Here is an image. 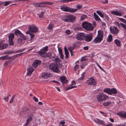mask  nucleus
Segmentation results:
<instances>
[{"label": "nucleus", "instance_id": "22", "mask_svg": "<svg viewBox=\"0 0 126 126\" xmlns=\"http://www.w3.org/2000/svg\"><path fill=\"white\" fill-rule=\"evenodd\" d=\"M111 89L110 88H105L103 90V91L109 94H111Z\"/></svg>", "mask_w": 126, "mask_h": 126}, {"label": "nucleus", "instance_id": "12", "mask_svg": "<svg viewBox=\"0 0 126 126\" xmlns=\"http://www.w3.org/2000/svg\"><path fill=\"white\" fill-rule=\"evenodd\" d=\"M28 29L31 32L34 33L37 32L38 30V28L34 25H30Z\"/></svg>", "mask_w": 126, "mask_h": 126}, {"label": "nucleus", "instance_id": "39", "mask_svg": "<svg viewBox=\"0 0 126 126\" xmlns=\"http://www.w3.org/2000/svg\"><path fill=\"white\" fill-rule=\"evenodd\" d=\"M52 54V53L51 52H49L47 53V54L46 53V55L47 56V58L50 56Z\"/></svg>", "mask_w": 126, "mask_h": 126}, {"label": "nucleus", "instance_id": "8", "mask_svg": "<svg viewBox=\"0 0 126 126\" xmlns=\"http://www.w3.org/2000/svg\"><path fill=\"white\" fill-rule=\"evenodd\" d=\"M85 33H79L76 36V38L78 40H84Z\"/></svg>", "mask_w": 126, "mask_h": 126}, {"label": "nucleus", "instance_id": "47", "mask_svg": "<svg viewBox=\"0 0 126 126\" xmlns=\"http://www.w3.org/2000/svg\"><path fill=\"white\" fill-rule=\"evenodd\" d=\"M96 63L98 66V67L100 68V69L101 70L103 71H104V69L102 67H101L98 64V63L97 62H96Z\"/></svg>", "mask_w": 126, "mask_h": 126}, {"label": "nucleus", "instance_id": "16", "mask_svg": "<svg viewBox=\"0 0 126 126\" xmlns=\"http://www.w3.org/2000/svg\"><path fill=\"white\" fill-rule=\"evenodd\" d=\"M94 121L96 123L102 125H104L105 124V122L103 121L98 119H94Z\"/></svg>", "mask_w": 126, "mask_h": 126}, {"label": "nucleus", "instance_id": "18", "mask_svg": "<svg viewBox=\"0 0 126 126\" xmlns=\"http://www.w3.org/2000/svg\"><path fill=\"white\" fill-rule=\"evenodd\" d=\"M8 46L7 44H4L2 42H0V50L6 48Z\"/></svg>", "mask_w": 126, "mask_h": 126}, {"label": "nucleus", "instance_id": "21", "mask_svg": "<svg viewBox=\"0 0 126 126\" xmlns=\"http://www.w3.org/2000/svg\"><path fill=\"white\" fill-rule=\"evenodd\" d=\"M114 43L117 46L120 47L121 46V41L119 40L116 39L114 40Z\"/></svg>", "mask_w": 126, "mask_h": 126}, {"label": "nucleus", "instance_id": "38", "mask_svg": "<svg viewBox=\"0 0 126 126\" xmlns=\"http://www.w3.org/2000/svg\"><path fill=\"white\" fill-rule=\"evenodd\" d=\"M13 40H9V45L10 46H12L14 45V43L13 41Z\"/></svg>", "mask_w": 126, "mask_h": 126}, {"label": "nucleus", "instance_id": "25", "mask_svg": "<svg viewBox=\"0 0 126 126\" xmlns=\"http://www.w3.org/2000/svg\"><path fill=\"white\" fill-rule=\"evenodd\" d=\"M9 40H13L14 38V33H12L9 35L8 36Z\"/></svg>", "mask_w": 126, "mask_h": 126}, {"label": "nucleus", "instance_id": "62", "mask_svg": "<svg viewBox=\"0 0 126 126\" xmlns=\"http://www.w3.org/2000/svg\"><path fill=\"white\" fill-rule=\"evenodd\" d=\"M105 18L107 20V21H108L109 19V18L108 16L107 15H105Z\"/></svg>", "mask_w": 126, "mask_h": 126}, {"label": "nucleus", "instance_id": "58", "mask_svg": "<svg viewBox=\"0 0 126 126\" xmlns=\"http://www.w3.org/2000/svg\"><path fill=\"white\" fill-rule=\"evenodd\" d=\"M68 49L69 50V51L70 53H71V52H72L73 50L72 49V48L71 47H69Z\"/></svg>", "mask_w": 126, "mask_h": 126}, {"label": "nucleus", "instance_id": "34", "mask_svg": "<svg viewBox=\"0 0 126 126\" xmlns=\"http://www.w3.org/2000/svg\"><path fill=\"white\" fill-rule=\"evenodd\" d=\"M55 62H56L57 64V63L59 64L60 63L61 60H60L58 58H56L54 60Z\"/></svg>", "mask_w": 126, "mask_h": 126}, {"label": "nucleus", "instance_id": "51", "mask_svg": "<svg viewBox=\"0 0 126 126\" xmlns=\"http://www.w3.org/2000/svg\"><path fill=\"white\" fill-rule=\"evenodd\" d=\"M65 33L67 35H69L71 33V32L69 30H67L65 31Z\"/></svg>", "mask_w": 126, "mask_h": 126}, {"label": "nucleus", "instance_id": "29", "mask_svg": "<svg viewBox=\"0 0 126 126\" xmlns=\"http://www.w3.org/2000/svg\"><path fill=\"white\" fill-rule=\"evenodd\" d=\"M42 76L45 79H47L49 77V74L45 72L44 73L43 75Z\"/></svg>", "mask_w": 126, "mask_h": 126}, {"label": "nucleus", "instance_id": "64", "mask_svg": "<svg viewBox=\"0 0 126 126\" xmlns=\"http://www.w3.org/2000/svg\"><path fill=\"white\" fill-rule=\"evenodd\" d=\"M60 54V58L62 59H63V54Z\"/></svg>", "mask_w": 126, "mask_h": 126}, {"label": "nucleus", "instance_id": "26", "mask_svg": "<svg viewBox=\"0 0 126 126\" xmlns=\"http://www.w3.org/2000/svg\"><path fill=\"white\" fill-rule=\"evenodd\" d=\"M111 93L116 94L117 93V91L115 88H112L111 89Z\"/></svg>", "mask_w": 126, "mask_h": 126}, {"label": "nucleus", "instance_id": "45", "mask_svg": "<svg viewBox=\"0 0 126 126\" xmlns=\"http://www.w3.org/2000/svg\"><path fill=\"white\" fill-rule=\"evenodd\" d=\"M119 19L126 24V20L122 18H119Z\"/></svg>", "mask_w": 126, "mask_h": 126}, {"label": "nucleus", "instance_id": "2", "mask_svg": "<svg viewBox=\"0 0 126 126\" xmlns=\"http://www.w3.org/2000/svg\"><path fill=\"white\" fill-rule=\"evenodd\" d=\"M96 98L99 101L102 102L108 99L109 97L104 93H102L97 95Z\"/></svg>", "mask_w": 126, "mask_h": 126}, {"label": "nucleus", "instance_id": "17", "mask_svg": "<svg viewBox=\"0 0 126 126\" xmlns=\"http://www.w3.org/2000/svg\"><path fill=\"white\" fill-rule=\"evenodd\" d=\"M111 13L113 15L119 16H121L122 15L121 13L117 11H112L111 12Z\"/></svg>", "mask_w": 126, "mask_h": 126}, {"label": "nucleus", "instance_id": "28", "mask_svg": "<svg viewBox=\"0 0 126 126\" xmlns=\"http://www.w3.org/2000/svg\"><path fill=\"white\" fill-rule=\"evenodd\" d=\"M112 35L111 34H110L107 38V41L109 42H111L112 40Z\"/></svg>", "mask_w": 126, "mask_h": 126}, {"label": "nucleus", "instance_id": "60", "mask_svg": "<svg viewBox=\"0 0 126 126\" xmlns=\"http://www.w3.org/2000/svg\"><path fill=\"white\" fill-rule=\"evenodd\" d=\"M83 49L84 50H88L89 49L88 47V46H85L84 47Z\"/></svg>", "mask_w": 126, "mask_h": 126}, {"label": "nucleus", "instance_id": "63", "mask_svg": "<svg viewBox=\"0 0 126 126\" xmlns=\"http://www.w3.org/2000/svg\"><path fill=\"white\" fill-rule=\"evenodd\" d=\"M29 123V121H26V123L24 125V126H27Z\"/></svg>", "mask_w": 126, "mask_h": 126}, {"label": "nucleus", "instance_id": "14", "mask_svg": "<svg viewBox=\"0 0 126 126\" xmlns=\"http://www.w3.org/2000/svg\"><path fill=\"white\" fill-rule=\"evenodd\" d=\"M41 61H40L38 60H35L34 62L33 63L32 66L34 68L37 67L38 65H39L41 63Z\"/></svg>", "mask_w": 126, "mask_h": 126}, {"label": "nucleus", "instance_id": "32", "mask_svg": "<svg viewBox=\"0 0 126 126\" xmlns=\"http://www.w3.org/2000/svg\"><path fill=\"white\" fill-rule=\"evenodd\" d=\"M48 47L47 46H46L43 47L41 49L43 50V51H44L46 53L48 50Z\"/></svg>", "mask_w": 126, "mask_h": 126}, {"label": "nucleus", "instance_id": "33", "mask_svg": "<svg viewBox=\"0 0 126 126\" xmlns=\"http://www.w3.org/2000/svg\"><path fill=\"white\" fill-rule=\"evenodd\" d=\"M53 27V25L51 24H50L48 25L47 28L49 30H51L52 29Z\"/></svg>", "mask_w": 126, "mask_h": 126}, {"label": "nucleus", "instance_id": "11", "mask_svg": "<svg viewBox=\"0 0 126 126\" xmlns=\"http://www.w3.org/2000/svg\"><path fill=\"white\" fill-rule=\"evenodd\" d=\"M110 30L112 34L116 35L118 34L119 32V31L118 28L115 26H114L112 28L111 27H110Z\"/></svg>", "mask_w": 126, "mask_h": 126}, {"label": "nucleus", "instance_id": "31", "mask_svg": "<svg viewBox=\"0 0 126 126\" xmlns=\"http://www.w3.org/2000/svg\"><path fill=\"white\" fill-rule=\"evenodd\" d=\"M96 13L101 17H103L104 16L103 14L99 11H97Z\"/></svg>", "mask_w": 126, "mask_h": 126}, {"label": "nucleus", "instance_id": "4", "mask_svg": "<svg viewBox=\"0 0 126 126\" xmlns=\"http://www.w3.org/2000/svg\"><path fill=\"white\" fill-rule=\"evenodd\" d=\"M49 69L53 72L59 73L60 72L58 65L57 64L54 63H50L49 66Z\"/></svg>", "mask_w": 126, "mask_h": 126}, {"label": "nucleus", "instance_id": "53", "mask_svg": "<svg viewBox=\"0 0 126 126\" xmlns=\"http://www.w3.org/2000/svg\"><path fill=\"white\" fill-rule=\"evenodd\" d=\"M58 50L60 54H63L62 49L61 48H58Z\"/></svg>", "mask_w": 126, "mask_h": 126}, {"label": "nucleus", "instance_id": "5", "mask_svg": "<svg viewBox=\"0 0 126 126\" xmlns=\"http://www.w3.org/2000/svg\"><path fill=\"white\" fill-rule=\"evenodd\" d=\"M60 9L63 11L70 12L71 13H74L77 11V10L76 9L71 8L66 6H61Z\"/></svg>", "mask_w": 126, "mask_h": 126}, {"label": "nucleus", "instance_id": "23", "mask_svg": "<svg viewBox=\"0 0 126 126\" xmlns=\"http://www.w3.org/2000/svg\"><path fill=\"white\" fill-rule=\"evenodd\" d=\"M33 69L31 67H30L28 68V72L27 73V75H30L33 71Z\"/></svg>", "mask_w": 126, "mask_h": 126}, {"label": "nucleus", "instance_id": "27", "mask_svg": "<svg viewBox=\"0 0 126 126\" xmlns=\"http://www.w3.org/2000/svg\"><path fill=\"white\" fill-rule=\"evenodd\" d=\"M40 3H41V4H47V5H53V2H40Z\"/></svg>", "mask_w": 126, "mask_h": 126}, {"label": "nucleus", "instance_id": "59", "mask_svg": "<svg viewBox=\"0 0 126 126\" xmlns=\"http://www.w3.org/2000/svg\"><path fill=\"white\" fill-rule=\"evenodd\" d=\"M44 4H40V6H39V7H45V6H47L46 5H44Z\"/></svg>", "mask_w": 126, "mask_h": 126}, {"label": "nucleus", "instance_id": "37", "mask_svg": "<svg viewBox=\"0 0 126 126\" xmlns=\"http://www.w3.org/2000/svg\"><path fill=\"white\" fill-rule=\"evenodd\" d=\"M77 87V86H72L71 87H68L66 89V90H69L74 88Z\"/></svg>", "mask_w": 126, "mask_h": 126}, {"label": "nucleus", "instance_id": "48", "mask_svg": "<svg viewBox=\"0 0 126 126\" xmlns=\"http://www.w3.org/2000/svg\"><path fill=\"white\" fill-rule=\"evenodd\" d=\"M40 2L39 3H35L34 4V6L35 7H39L40 6V4H41L40 3Z\"/></svg>", "mask_w": 126, "mask_h": 126}, {"label": "nucleus", "instance_id": "43", "mask_svg": "<svg viewBox=\"0 0 126 126\" xmlns=\"http://www.w3.org/2000/svg\"><path fill=\"white\" fill-rule=\"evenodd\" d=\"M45 13V12H41L40 14V16H39V18H43V16L44 14V13Z\"/></svg>", "mask_w": 126, "mask_h": 126}, {"label": "nucleus", "instance_id": "55", "mask_svg": "<svg viewBox=\"0 0 126 126\" xmlns=\"http://www.w3.org/2000/svg\"><path fill=\"white\" fill-rule=\"evenodd\" d=\"M79 66L78 64L74 66L75 70H76L77 69H78L79 68Z\"/></svg>", "mask_w": 126, "mask_h": 126}, {"label": "nucleus", "instance_id": "7", "mask_svg": "<svg viewBox=\"0 0 126 126\" xmlns=\"http://www.w3.org/2000/svg\"><path fill=\"white\" fill-rule=\"evenodd\" d=\"M14 33H15L16 35L17 36L19 37L22 38V40H25L27 39L26 37L18 29L16 30L15 31Z\"/></svg>", "mask_w": 126, "mask_h": 126}, {"label": "nucleus", "instance_id": "9", "mask_svg": "<svg viewBox=\"0 0 126 126\" xmlns=\"http://www.w3.org/2000/svg\"><path fill=\"white\" fill-rule=\"evenodd\" d=\"M86 82L88 84L93 86L95 85L96 84V81L92 77L87 80Z\"/></svg>", "mask_w": 126, "mask_h": 126}, {"label": "nucleus", "instance_id": "24", "mask_svg": "<svg viewBox=\"0 0 126 126\" xmlns=\"http://www.w3.org/2000/svg\"><path fill=\"white\" fill-rule=\"evenodd\" d=\"M111 102L110 101H109L107 102H105L103 103V105L105 106H107L111 104Z\"/></svg>", "mask_w": 126, "mask_h": 126}, {"label": "nucleus", "instance_id": "20", "mask_svg": "<svg viewBox=\"0 0 126 126\" xmlns=\"http://www.w3.org/2000/svg\"><path fill=\"white\" fill-rule=\"evenodd\" d=\"M94 18L96 20L98 21H101V19H100L95 12L94 13Z\"/></svg>", "mask_w": 126, "mask_h": 126}, {"label": "nucleus", "instance_id": "61", "mask_svg": "<svg viewBox=\"0 0 126 126\" xmlns=\"http://www.w3.org/2000/svg\"><path fill=\"white\" fill-rule=\"evenodd\" d=\"M105 126H113V124L111 123L108 124L107 125H105Z\"/></svg>", "mask_w": 126, "mask_h": 126}, {"label": "nucleus", "instance_id": "3", "mask_svg": "<svg viewBox=\"0 0 126 126\" xmlns=\"http://www.w3.org/2000/svg\"><path fill=\"white\" fill-rule=\"evenodd\" d=\"M103 36V32L101 31H98L97 36L94 40V41L95 43H100L102 40Z\"/></svg>", "mask_w": 126, "mask_h": 126}, {"label": "nucleus", "instance_id": "40", "mask_svg": "<svg viewBox=\"0 0 126 126\" xmlns=\"http://www.w3.org/2000/svg\"><path fill=\"white\" fill-rule=\"evenodd\" d=\"M4 3H5L4 6H6L10 3V2L8 1H6L4 2Z\"/></svg>", "mask_w": 126, "mask_h": 126}, {"label": "nucleus", "instance_id": "1", "mask_svg": "<svg viewBox=\"0 0 126 126\" xmlns=\"http://www.w3.org/2000/svg\"><path fill=\"white\" fill-rule=\"evenodd\" d=\"M76 17L75 16L69 14L63 16V17L62 19L66 22L73 23L76 20Z\"/></svg>", "mask_w": 126, "mask_h": 126}, {"label": "nucleus", "instance_id": "10", "mask_svg": "<svg viewBox=\"0 0 126 126\" xmlns=\"http://www.w3.org/2000/svg\"><path fill=\"white\" fill-rule=\"evenodd\" d=\"M93 36L91 34H85L84 40L87 42L91 41L92 39Z\"/></svg>", "mask_w": 126, "mask_h": 126}, {"label": "nucleus", "instance_id": "49", "mask_svg": "<svg viewBox=\"0 0 126 126\" xmlns=\"http://www.w3.org/2000/svg\"><path fill=\"white\" fill-rule=\"evenodd\" d=\"M8 96L5 97L3 99L5 101L8 102Z\"/></svg>", "mask_w": 126, "mask_h": 126}, {"label": "nucleus", "instance_id": "44", "mask_svg": "<svg viewBox=\"0 0 126 126\" xmlns=\"http://www.w3.org/2000/svg\"><path fill=\"white\" fill-rule=\"evenodd\" d=\"M120 24L124 28L125 30L126 31V25L122 23H121Z\"/></svg>", "mask_w": 126, "mask_h": 126}, {"label": "nucleus", "instance_id": "42", "mask_svg": "<svg viewBox=\"0 0 126 126\" xmlns=\"http://www.w3.org/2000/svg\"><path fill=\"white\" fill-rule=\"evenodd\" d=\"M15 95H14L12 96L11 99L9 103H11L13 102V100L14 99V98L15 97Z\"/></svg>", "mask_w": 126, "mask_h": 126}, {"label": "nucleus", "instance_id": "30", "mask_svg": "<svg viewBox=\"0 0 126 126\" xmlns=\"http://www.w3.org/2000/svg\"><path fill=\"white\" fill-rule=\"evenodd\" d=\"M87 17V16L84 14L81 16L80 20L83 21L85 18H86Z\"/></svg>", "mask_w": 126, "mask_h": 126}, {"label": "nucleus", "instance_id": "57", "mask_svg": "<svg viewBox=\"0 0 126 126\" xmlns=\"http://www.w3.org/2000/svg\"><path fill=\"white\" fill-rule=\"evenodd\" d=\"M30 35L31 36V38L32 39L34 37L35 34L32 33H30Z\"/></svg>", "mask_w": 126, "mask_h": 126}, {"label": "nucleus", "instance_id": "54", "mask_svg": "<svg viewBox=\"0 0 126 126\" xmlns=\"http://www.w3.org/2000/svg\"><path fill=\"white\" fill-rule=\"evenodd\" d=\"M33 99L36 102H38V99L35 96H34L33 98Z\"/></svg>", "mask_w": 126, "mask_h": 126}, {"label": "nucleus", "instance_id": "41", "mask_svg": "<svg viewBox=\"0 0 126 126\" xmlns=\"http://www.w3.org/2000/svg\"><path fill=\"white\" fill-rule=\"evenodd\" d=\"M64 51L65 55H68L69 53L68 51L67 48L65 47L64 48Z\"/></svg>", "mask_w": 126, "mask_h": 126}, {"label": "nucleus", "instance_id": "56", "mask_svg": "<svg viewBox=\"0 0 126 126\" xmlns=\"http://www.w3.org/2000/svg\"><path fill=\"white\" fill-rule=\"evenodd\" d=\"M53 82H54L57 84V85H59L60 84V83L58 81L55 80H53L52 81Z\"/></svg>", "mask_w": 126, "mask_h": 126}, {"label": "nucleus", "instance_id": "13", "mask_svg": "<svg viewBox=\"0 0 126 126\" xmlns=\"http://www.w3.org/2000/svg\"><path fill=\"white\" fill-rule=\"evenodd\" d=\"M59 79L63 85H64L65 84L67 83L68 82V80L66 79V78L64 76H62Z\"/></svg>", "mask_w": 126, "mask_h": 126}, {"label": "nucleus", "instance_id": "50", "mask_svg": "<svg viewBox=\"0 0 126 126\" xmlns=\"http://www.w3.org/2000/svg\"><path fill=\"white\" fill-rule=\"evenodd\" d=\"M32 120V117L31 116H30L29 117H28L27 120V121L30 122V121H31Z\"/></svg>", "mask_w": 126, "mask_h": 126}, {"label": "nucleus", "instance_id": "15", "mask_svg": "<svg viewBox=\"0 0 126 126\" xmlns=\"http://www.w3.org/2000/svg\"><path fill=\"white\" fill-rule=\"evenodd\" d=\"M39 54L42 57L46 58L47 56L46 55V53L41 49L40 51H38Z\"/></svg>", "mask_w": 126, "mask_h": 126}, {"label": "nucleus", "instance_id": "19", "mask_svg": "<svg viewBox=\"0 0 126 126\" xmlns=\"http://www.w3.org/2000/svg\"><path fill=\"white\" fill-rule=\"evenodd\" d=\"M118 115L122 118H126V112H120L118 114Z\"/></svg>", "mask_w": 126, "mask_h": 126}, {"label": "nucleus", "instance_id": "6", "mask_svg": "<svg viewBox=\"0 0 126 126\" xmlns=\"http://www.w3.org/2000/svg\"><path fill=\"white\" fill-rule=\"evenodd\" d=\"M82 26L87 31H92L94 28V27L91 23L85 22H83L82 24Z\"/></svg>", "mask_w": 126, "mask_h": 126}, {"label": "nucleus", "instance_id": "52", "mask_svg": "<svg viewBox=\"0 0 126 126\" xmlns=\"http://www.w3.org/2000/svg\"><path fill=\"white\" fill-rule=\"evenodd\" d=\"M24 53H20V54H16L15 55V57H18L21 56Z\"/></svg>", "mask_w": 126, "mask_h": 126}, {"label": "nucleus", "instance_id": "36", "mask_svg": "<svg viewBox=\"0 0 126 126\" xmlns=\"http://www.w3.org/2000/svg\"><path fill=\"white\" fill-rule=\"evenodd\" d=\"M7 56H4L0 57V59L5 60L7 59Z\"/></svg>", "mask_w": 126, "mask_h": 126}, {"label": "nucleus", "instance_id": "35", "mask_svg": "<svg viewBox=\"0 0 126 126\" xmlns=\"http://www.w3.org/2000/svg\"><path fill=\"white\" fill-rule=\"evenodd\" d=\"M82 7V6L81 5H76V8L77 9H76L77 10V11L78 10H80Z\"/></svg>", "mask_w": 126, "mask_h": 126}, {"label": "nucleus", "instance_id": "46", "mask_svg": "<svg viewBox=\"0 0 126 126\" xmlns=\"http://www.w3.org/2000/svg\"><path fill=\"white\" fill-rule=\"evenodd\" d=\"M22 38H18L17 40V42L18 43H21V42L22 41Z\"/></svg>", "mask_w": 126, "mask_h": 126}]
</instances>
